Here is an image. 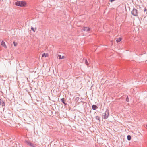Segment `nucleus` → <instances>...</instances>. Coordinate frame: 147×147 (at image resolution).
Instances as JSON below:
<instances>
[{
  "label": "nucleus",
  "instance_id": "1",
  "mask_svg": "<svg viewBox=\"0 0 147 147\" xmlns=\"http://www.w3.org/2000/svg\"><path fill=\"white\" fill-rule=\"evenodd\" d=\"M15 4L17 6L23 7H25L27 5L26 2L24 1H17Z\"/></svg>",
  "mask_w": 147,
  "mask_h": 147
},
{
  "label": "nucleus",
  "instance_id": "2",
  "mask_svg": "<svg viewBox=\"0 0 147 147\" xmlns=\"http://www.w3.org/2000/svg\"><path fill=\"white\" fill-rule=\"evenodd\" d=\"M109 115V111L108 110H106L104 113V114L102 115V117L105 119L107 118Z\"/></svg>",
  "mask_w": 147,
  "mask_h": 147
},
{
  "label": "nucleus",
  "instance_id": "3",
  "mask_svg": "<svg viewBox=\"0 0 147 147\" xmlns=\"http://www.w3.org/2000/svg\"><path fill=\"white\" fill-rule=\"evenodd\" d=\"M132 14L134 16H137L138 14L137 10L135 9H134L132 11Z\"/></svg>",
  "mask_w": 147,
  "mask_h": 147
},
{
  "label": "nucleus",
  "instance_id": "4",
  "mask_svg": "<svg viewBox=\"0 0 147 147\" xmlns=\"http://www.w3.org/2000/svg\"><path fill=\"white\" fill-rule=\"evenodd\" d=\"M90 28L89 27H84L82 29V30L88 32L90 31Z\"/></svg>",
  "mask_w": 147,
  "mask_h": 147
},
{
  "label": "nucleus",
  "instance_id": "5",
  "mask_svg": "<svg viewBox=\"0 0 147 147\" xmlns=\"http://www.w3.org/2000/svg\"><path fill=\"white\" fill-rule=\"evenodd\" d=\"M1 45L3 47L5 48H6L7 47L5 44V43L3 41H2L1 43Z\"/></svg>",
  "mask_w": 147,
  "mask_h": 147
},
{
  "label": "nucleus",
  "instance_id": "6",
  "mask_svg": "<svg viewBox=\"0 0 147 147\" xmlns=\"http://www.w3.org/2000/svg\"><path fill=\"white\" fill-rule=\"evenodd\" d=\"M5 104L4 102L0 99V105L2 106H4Z\"/></svg>",
  "mask_w": 147,
  "mask_h": 147
},
{
  "label": "nucleus",
  "instance_id": "7",
  "mask_svg": "<svg viewBox=\"0 0 147 147\" xmlns=\"http://www.w3.org/2000/svg\"><path fill=\"white\" fill-rule=\"evenodd\" d=\"M49 56V54L48 53H43L42 55V57H48Z\"/></svg>",
  "mask_w": 147,
  "mask_h": 147
},
{
  "label": "nucleus",
  "instance_id": "8",
  "mask_svg": "<svg viewBox=\"0 0 147 147\" xmlns=\"http://www.w3.org/2000/svg\"><path fill=\"white\" fill-rule=\"evenodd\" d=\"M98 107L96 105H93L92 106V109L93 110H95L97 109Z\"/></svg>",
  "mask_w": 147,
  "mask_h": 147
},
{
  "label": "nucleus",
  "instance_id": "9",
  "mask_svg": "<svg viewBox=\"0 0 147 147\" xmlns=\"http://www.w3.org/2000/svg\"><path fill=\"white\" fill-rule=\"evenodd\" d=\"M58 57L60 59H64L65 58V56H63L62 57H61V56L60 55H59L58 56Z\"/></svg>",
  "mask_w": 147,
  "mask_h": 147
},
{
  "label": "nucleus",
  "instance_id": "10",
  "mask_svg": "<svg viewBox=\"0 0 147 147\" xmlns=\"http://www.w3.org/2000/svg\"><path fill=\"white\" fill-rule=\"evenodd\" d=\"M122 40V38L121 37L119 38H117L116 40V42L117 43H118L120 42Z\"/></svg>",
  "mask_w": 147,
  "mask_h": 147
},
{
  "label": "nucleus",
  "instance_id": "11",
  "mask_svg": "<svg viewBox=\"0 0 147 147\" xmlns=\"http://www.w3.org/2000/svg\"><path fill=\"white\" fill-rule=\"evenodd\" d=\"M31 30H32L34 32H35L36 29V28H34L33 27H31Z\"/></svg>",
  "mask_w": 147,
  "mask_h": 147
},
{
  "label": "nucleus",
  "instance_id": "12",
  "mask_svg": "<svg viewBox=\"0 0 147 147\" xmlns=\"http://www.w3.org/2000/svg\"><path fill=\"white\" fill-rule=\"evenodd\" d=\"M28 144L32 147H35L34 145L30 142H28Z\"/></svg>",
  "mask_w": 147,
  "mask_h": 147
},
{
  "label": "nucleus",
  "instance_id": "13",
  "mask_svg": "<svg viewBox=\"0 0 147 147\" xmlns=\"http://www.w3.org/2000/svg\"><path fill=\"white\" fill-rule=\"evenodd\" d=\"M127 139L128 140H130L131 138V136L129 135H128L127 136Z\"/></svg>",
  "mask_w": 147,
  "mask_h": 147
},
{
  "label": "nucleus",
  "instance_id": "14",
  "mask_svg": "<svg viewBox=\"0 0 147 147\" xmlns=\"http://www.w3.org/2000/svg\"><path fill=\"white\" fill-rule=\"evenodd\" d=\"M61 100L62 102L65 105H66V104L64 102V99L62 98L61 99Z\"/></svg>",
  "mask_w": 147,
  "mask_h": 147
},
{
  "label": "nucleus",
  "instance_id": "15",
  "mask_svg": "<svg viewBox=\"0 0 147 147\" xmlns=\"http://www.w3.org/2000/svg\"><path fill=\"white\" fill-rule=\"evenodd\" d=\"M96 119H97L98 120H99L100 121V118L99 116H96Z\"/></svg>",
  "mask_w": 147,
  "mask_h": 147
},
{
  "label": "nucleus",
  "instance_id": "16",
  "mask_svg": "<svg viewBox=\"0 0 147 147\" xmlns=\"http://www.w3.org/2000/svg\"><path fill=\"white\" fill-rule=\"evenodd\" d=\"M126 101H127V102H129V99L128 98V97H127L126 99Z\"/></svg>",
  "mask_w": 147,
  "mask_h": 147
},
{
  "label": "nucleus",
  "instance_id": "17",
  "mask_svg": "<svg viewBox=\"0 0 147 147\" xmlns=\"http://www.w3.org/2000/svg\"><path fill=\"white\" fill-rule=\"evenodd\" d=\"M85 63L86 65H88V62L87 61V60L86 59L85 60Z\"/></svg>",
  "mask_w": 147,
  "mask_h": 147
},
{
  "label": "nucleus",
  "instance_id": "18",
  "mask_svg": "<svg viewBox=\"0 0 147 147\" xmlns=\"http://www.w3.org/2000/svg\"><path fill=\"white\" fill-rule=\"evenodd\" d=\"M147 11V9L146 8H144V12L146 11Z\"/></svg>",
  "mask_w": 147,
  "mask_h": 147
},
{
  "label": "nucleus",
  "instance_id": "19",
  "mask_svg": "<svg viewBox=\"0 0 147 147\" xmlns=\"http://www.w3.org/2000/svg\"><path fill=\"white\" fill-rule=\"evenodd\" d=\"M13 43H14V46H16V44H15V42H14Z\"/></svg>",
  "mask_w": 147,
  "mask_h": 147
},
{
  "label": "nucleus",
  "instance_id": "20",
  "mask_svg": "<svg viewBox=\"0 0 147 147\" xmlns=\"http://www.w3.org/2000/svg\"><path fill=\"white\" fill-rule=\"evenodd\" d=\"M146 128H147V125H146Z\"/></svg>",
  "mask_w": 147,
  "mask_h": 147
}]
</instances>
